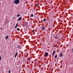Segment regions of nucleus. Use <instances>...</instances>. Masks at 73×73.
<instances>
[{
	"label": "nucleus",
	"instance_id": "nucleus-2",
	"mask_svg": "<svg viewBox=\"0 0 73 73\" xmlns=\"http://www.w3.org/2000/svg\"><path fill=\"white\" fill-rule=\"evenodd\" d=\"M22 20V17H20L18 18V21H20Z\"/></svg>",
	"mask_w": 73,
	"mask_h": 73
},
{
	"label": "nucleus",
	"instance_id": "nucleus-1",
	"mask_svg": "<svg viewBox=\"0 0 73 73\" xmlns=\"http://www.w3.org/2000/svg\"><path fill=\"white\" fill-rule=\"evenodd\" d=\"M14 3L15 4H19L20 3V1L19 0H15Z\"/></svg>",
	"mask_w": 73,
	"mask_h": 73
},
{
	"label": "nucleus",
	"instance_id": "nucleus-27",
	"mask_svg": "<svg viewBox=\"0 0 73 73\" xmlns=\"http://www.w3.org/2000/svg\"><path fill=\"white\" fill-rule=\"evenodd\" d=\"M11 24L12 25V23H11Z\"/></svg>",
	"mask_w": 73,
	"mask_h": 73
},
{
	"label": "nucleus",
	"instance_id": "nucleus-6",
	"mask_svg": "<svg viewBox=\"0 0 73 73\" xmlns=\"http://www.w3.org/2000/svg\"><path fill=\"white\" fill-rule=\"evenodd\" d=\"M18 25V23H17V24H16L15 26V28L16 29V28H17V27Z\"/></svg>",
	"mask_w": 73,
	"mask_h": 73
},
{
	"label": "nucleus",
	"instance_id": "nucleus-7",
	"mask_svg": "<svg viewBox=\"0 0 73 73\" xmlns=\"http://www.w3.org/2000/svg\"><path fill=\"white\" fill-rule=\"evenodd\" d=\"M17 54H18L17 52L15 54V58H16V57L17 56Z\"/></svg>",
	"mask_w": 73,
	"mask_h": 73
},
{
	"label": "nucleus",
	"instance_id": "nucleus-8",
	"mask_svg": "<svg viewBox=\"0 0 73 73\" xmlns=\"http://www.w3.org/2000/svg\"><path fill=\"white\" fill-rule=\"evenodd\" d=\"M54 38H55V39H57V40L58 39V37H57V36H54Z\"/></svg>",
	"mask_w": 73,
	"mask_h": 73
},
{
	"label": "nucleus",
	"instance_id": "nucleus-23",
	"mask_svg": "<svg viewBox=\"0 0 73 73\" xmlns=\"http://www.w3.org/2000/svg\"><path fill=\"white\" fill-rule=\"evenodd\" d=\"M57 44H56L55 45V47H56V46H57Z\"/></svg>",
	"mask_w": 73,
	"mask_h": 73
},
{
	"label": "nucleus",
	"instance_id": "nucleus-21",
	"mask_svg": "<svg viewBox=\"0 0 73 73\" xmlns=\"http://www.w3.org/2000/svg\"><path fill=\"white\" fill-rule=\"evenodd\" d=\"M35 30H33L32 31L33 32H35Z\"/></svg>",
	"mask_w": 73,
	"mask_h": 73
},
{
	"label": "nucleus",
	"instance_id": "nucleus-24",
	"mask_svg": "<svg viewBox=\"0 0 73 73\" xmlns=\"http://www.w3.org/2000/svg\"><path fill=\"white\" fill-rule=\"evenodd\" d=\"M38 4H37L36 5V7H38Z\"/></svg>",
	"mask_w": 73,
	"mask_h": 73
},
{
	"label": "nucleus",
	"instance_id": "nucleus-15",
	"mask_svg": "<svg viewBox=\"0 0 73 73\" xmlns=\"http://www.w3.org/2000/svg\"><path fill=\"white\" fill-rule=\"evenodd\" d=\"M20 14H19L17 15V17H19V16H20Z\"/></svg>",
	"mask_w": 73,
	"mask_h": 73
},
{
	"label": "nucleus",
	"instance_id": "nucleus-13",
	"mask_svg": "<svg viewBox=\"0 0 73 73\" xmlns=\"http://www.w3.org/2000/svg\"><path fill=\"white\" fill-rule=\"evenodd\" d=\"M17 31H20V29H19V28H17Z\"/></svg>",
	"mask_w": 73,
	"mask_h": 73
},
{
	"label": "nucleus",
	"instance_id": "nucleus-16",
	"mask_svg": "<svg viewBox=\"0 0 73 73\" xmlns=\"http://www.w3.org/2000/svg\"><path fill=\"white\" fill-rule=\"evenodd\" d=\"M32 57H30L29 58V60H31V58Z\"/></svg>",
	"mask_w": 73,
	"mask_h": 73
},
{
	"label": "nucleus",
	"instance_id": "nucleus-25",
	"mask_svg": "<svg viewBox=\"0 0 73 73\" xmlns=\"http://www.w3.org/2000/svg\"><path fill=\"white\" fill-rule=\"evenodd\" d=\"M1 29H2V27L1 28Z\"/></svg>",
	"mask_w": 73,
	"mask_h": 73
},
{
	"label": "nucleus",
	"instance_id": "nucleus-4",
	"mask_svg": "<svg viewBox=\"0 0 73 73\" xmlns=\"http://www.w3.org/2000/svg\"><path fill=\"white\" fill-rule=\"evenodd\" d=\"M42 29H43V30H44L45 29V26H43V27L42 28Z\"/></svg>",
	"mask_w": 73,
	"mask_h": 73
},
{
	"label": "nucleus",
	"instance_id": "nucleus-5",
	"mask_svg": "<svg viewBox=\"0 0 73 73\" xmlns=\"http://www.w3.org/2000/svg\"><path fill=\"white\" fill-rule=\"evenodd\" d=\"M62 53H61L60 54V56L61 57H62Z\"/></svg>",
	"mask_w": 73,
	"mask_h": 73
},
{
	"label": "nucleus",
	"instance_id": "nucleus-18",
	"mask_svg": "<svg viewBox=\"0 0 73 73\" xmlns=\"http://www.w3.org/2000/svg\"><path fill=\"white\" fill-rule=\"evenodd\" d=\"M9 21H7V23H6V24H7V23H9Z\"/></svg>",
	"mask_w": 73,
	"mask_h": 73
},
{
	"label": "nucleus",
	"instance_id": "nucleus-22",
	"mask_svg": "<svg viewBox=\"0 0 73 73\" xmlns=\"http://www.w3.org/2000/svg\"><path fill=\"white\" fill-rule=\"evenodd\" d=\"M9 73H11V70H9Z\"/></svg>",
	"mask_w": 73,
	"mask_h": 73
},
{
	"label": "nucleus",
	"instance_id": "nucleus-10",
	"mask_svg": "<svg viewBox=\"0 0 73 73\" xmlns=\"http://www.w3.org/2000/svg\"><path fill=\"white\" fill-rule=\"evenodd\" d=\"M8 35H7L6 37V40H7V39H8Z\"/></svg>",
	"mask_w": 73,
	"mask_h": 73
},
{
	"label": "nucleus",
	"instance_id": "nucleus-14",
	"mask_svg": "<svg viewBox=\"0 0 73 73\" xmlns=\"http://www.w3.org/2000/svg\"><path fill=\"white\" fill-rule=\"evenodd\" d=\"M57 57V55H56L55 56V58H56Z\"/></svg>",
	"mask_w": 73,
	"mask_h": 73
},
{
	"label": "nucleus",
	"instance_id": "nucleus-11",
	"mask_svg": "<svg viewBox=\"0 0 73 73\" xmlns=\"http://www.w3.org/2000/svg\"><path fill=\"white\" fill-rule=\"evenodd\" d=\"M31 17H33V14H31Z\"/></svg>",
	"mask_w": 73,
	"mask_h": 73
},
{
	"label": "nucleus",
	"instance_id": "nucleus-9",
	"mask_svg": "<svg viewBox=\"0 0 73 73\" xmlns=\"http://www.w3.org/2000/svg\"><path fill=\"white\" fill-rule=\"evenodd\" d=\"M55 53V50H54L53 52V53L52 56H54V54Z\"/></svg>",
	"mask_w": 73,
	"mask_h": 73
},
{
	"label": "nucleus",
	"instance_id": "nucleus-20",
	"mask_svg": "<svg viewBox=\"0 0 73 73\" xmlns=\"http://www.w3.org/2000/svg\"><path fill=\"white\" fill-rule=\"evenodd\" d=\"M20 47H21V46H19V47H18V48L19 49H20Z\"/></svg>",
	"mask_w": 73,
	"mask_h": 73
},
{
	"label": "nucleus",
	"instance_id": "nucleus-19",
	"mask_svg": "<svg viewBox=\"0 0 73 73\" xmlns=\"http://www.w3.org/2000/svg\"><path fill=\"white\" fill-rule=\"evenodd\" d=\"M1 57L0 56V61H1Z\"/></svg>",
	"mask_w": 73,
	"mask_h": 73
},
{
	"label": "nucleus",
	"instance_id": "nucleus-3",
	"mask_svg": "<svg viewBox=\"0 0 73 73\" xmlns=\"http://www.w3.org/2000/svg\"><path fill=\"white\" fill-rule=\"evenodd\" d=\"M45 54L46 56H48V53L46 52L45 53Z\"/></svg>",
	"mask_w": 73,
	"mask_h": 73
},
{
	"label": "nucleus",
	"instance_id": "nucleus-26",
	"mask_svg": "<svg viewBox=\"0 0 73 73\" xmlns=\"http://www.w3.org/2000/svg\"><path fill=\"white\" fill-rule=\"evenodd\" d=\"M13 19H14V17H13Z\"/></svg>",
	"mask_w": 73,
	"mask_h": 73
},
{
	"label": "nucleus",
	"instance_id": "nucleus-12",
	"mask_svg": "<svg viewBox=\"0 0 73 73\" xmlns=\"http://www.w3.org/2000/svg\"><path fill=\"white\" fill-rule=\"evenodd\" d=\"M46 19L45 18L43 19V21L45 22V21H46Z\"/></svg>",
	"mask_w": 73,
	"mask_h": 73
},
{
	"label": "nucleus",
	"instance_id": "nucleus-17",
	"mask_svg": "<svg viewBox=\"0 0 73 73\" xmlns=\"http://www.w3.org/2000/svg\"><path fill=\"white\" fill-rule=\"evenodd\" d=\"M27 25V23H25V26H26V25Z\"/></svg>",
	"mask_w": 73,
	"mask_h": 73
}]
</instances>
